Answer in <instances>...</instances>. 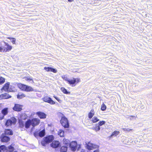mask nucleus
<instances>
[{"instance_id": "f257e3e1", "label": "nucleus", "mask_w": 152, "mask_h": 152, "mask_svg": "<svg viewBox=\"0 0 152 152\" xmlns=\"http://www.w3.org/2000/svg\"><path fill=\"white\" fill-rule=\"evenodd\" d=\"M40 121L37 118H33L31 119H28L25 122V127L28 129L31 125L33 127L38 125L40 123Z\"/></svg>"}, {"instance_id": "f03ea898", "label": "nucleus", "mask_w": 152, "mask_h": 152, "mask_svg": "<svg viewBox=\"0 0 152 152\" xmlns=\"http://www.w3.org/2000/svg\"><path fill=\"white\" fill-rule=\"evenodd\" d=\"M62 78L66 81L72 87L75 86L76 85L80 82V79L79 78H75L73 77L71 79H69L67 76L64 75L62 76Z\"/></svg>"}, {"instance_id": "7ed1b4c3", "label": "nucleus", "mask_w": 152, "mask_h": 152, "mask_svg": "<svg viewBox=\"0 0 152 152\" xmlns=\"http://www.w3.org/2000/svg\"><path fill=\"white\" fill-rule=\"evenodd\" d=\"M17 86L22 91L29 92L34 91V89L31 86L21 83H18Z\"/></svg>"}, {"instance_id": "20e7f679", "label": "nucleus", "mask_w": 152, "mask_h": 152, "mask_svg": "<svg viewBox=\"0 0 152 152\" xmlns=\"http://www.w3.org/2000/svg\"><path fill=\"white\" fill-rule=\"evenodd\" d=\"M54 139V137L53 135L47 136L43 138L41 141V144L43 146H45L51 142Z\"/></svg>"}, {"instance_id": "39448f33", "label": "nucleus", "mask_w": 152, "mask_h": 152, "mask_svg": "<svg viewBox=\"0 0 152 152\" xmlns=\"http://www.w3.org/2000/svg\"><path fill=\"white\" fill-rule=\"evenodd\" d=\"M59 114H61V116H63L60 121V122L62 126L64 127V128H68L69 126V124L67 118L62 113H59Z\"/></svg>"}, {"instance_id": "423d86ee", "label": "nucleus", "mask_w": 152, "mask_h": 152, "mask_svg": "<svg viewBox=\"0 0 152 152\" xmlns=\"http://www.w3.org/2000/svg\"><path fill=\"white\" fill-rule=\"evenodd\" d=\"M10 85V83L9 82H7L1 88V90L2 91H4L7 92L14 91L15 90V87L11 86V88L9 89Z\"/></svg>"}, {"instance_id": "0eeeda50", "label": "nucleus", "mask_w": 152, "mask_h": 152, "mask_svg": "<svg viewBox=\"0 0 152 152\" xmlns=\"http://www.w3.org/2000/svg\"><path fill=\"white\" fill-rule=\"evenodd\" d=\"M5 46H0V52L6 53L11 51L12 48V46L9 45L7 42H4Z\"/></svg>"}, {"instance_id": "6e6552de", "label": "nucleus", "mask_w": 152, "mask_h": 152, "mask_svg": "<svg viewBox=\"0 0 152 152\" xmlns=\"http://www.w3.org/2000/svg\"><path fill=\"white\" fill-rule=\"evenodd\" d=\"M20 119H19L18 123L19 127L23 128L25 126V123L22 120L23 119L25 120L26 118V115L25 114H22L20 115Z\"/></svg>"}, {"instance_id": "1a4fd4ad", "label": "nucleus", "mask_w": 152, "mask_h": 152, "mask_svg": "<svg viewBox=\"0 0 152 152\" xmlns=\"http://www.w3.org/2000/svg\"><path fill=\"white\" fill-rule=\"evenodd\" d=\"M17 121L16 119L14 117H11L10 119H8L7 120L5 125L7 126H11L12 124H15Z\"/></svg>"}, {"instance_id": "9d476101", "label": "nucleus", "mask_w": 152, "mask_h": 152, "mask_svg": "<svg viewBox=\"0 0 152 152\" xmlns=\"http://www.w3.org/2000/svg\"><path fill=\"white\" fill-rule=\"evenodd\" d=\"M1 141L3 142H7L10 140V138L2 133L0 137Z\"/></svg>"}, {"instance_id": "9b49d317", "label": "nucleus", "mask_w": 152, "mask_h": 152, "mask_svg": "<svg viewBox=\"0 0 152 152\" xmlns=\"http://www.w3.org/2000/svg\"><path fill=\"white\" fill-rule=\"evenodd\" d=\"M43 101L49 103L50 104H54L56 102L54 101L51 98L48 96H45L42 98Z\"/></svg>"}, {"instance_id": "f8f14e48", "label": "nucleus", "mask_w": 152, "mask_h": 152, "mask_svg": "<svg viewBox=\"0 0 152 152\" xmlns=\"http://www.w3.org/2000/svg\"><path fill=\"white\" fill-rule=\"evenodd\" d=\"M69 145L72 151H75L76 150L77 147V143L76 141H72L70 143Z\"/></svg>"}, {"instance_id": "ddd939ff", "label": "nucleus", "mask_w": 152, "mask_h": 152, "mask_svg": "<svg viewBox=\"0 0 152 152\" xmlns=\"http://www.w3.org/2000/svg\"><path fill=\"white\" fill-rule=\"evenodd\" d=\"M23 107V105L15 104L13 108V109L15 111L20 112L22 110Z\"/></svg>"}, {"instance_id": "4468645a", "label": "nucleus", "mask_w": 152, "mask_h": 152, "mask_svg": "<svg viewBox=\"0 0 152 152\" xmlns=\"http://www.w3.org/2000/svg\"><path fill=\"white\" fill-rule=\"evenodd\" d=\"M45 134V129L40 131L39 133L38 132H35L34 133V135L36 137L39 136L40 137H43Z\"/></svg>"}, {"instance_id": "2eb2a0df", "label": "nucleus", "mask_w": 152, "mask_h": 152, "mask_svg": "<svg viewBox=\"0 0 152 152\" xmlns=\"http://www.w3.org/2000/svg\"><path fill=\"white\" fill-rule=\"evenodd\" d=\"M60 145V143L57 140H54L50 144L51 146L53 148H58Z\"/></svg>"}, {"instance_id": "dca6fc26", "label": "nucleus", "mask_w": 152, "mask_h": 152, "mask_svg": "<svg viewBox=\"0 0 152 152\" xmlns=\"http://www.w3.org/2000/svg\"><path fill=\"white\" fill-rule=\"evenodd\" d=\"M36 114L40 119H45L46 117V114L42 112L38 111L36 112Z\"/></svg>"}, {"instance_id": "f3484780", "label": "nucleus", "mask_w": 152, "mask_h": 152, "mask_svg": "<svg viewBox=\"0 0 152 152\" xmlns=\"http://www.w3.org/2000/svg\"><path fill=\"white\" fill-rule=\"evenodd\" d=\"M44 69L47 72H51L54 73H56L57 71L55 69L50 67H45Z\"/></svg>"}, {"instance_id": "a211bd4d", "label": "nucleus", "mask_w": 152, "mask_h": 152, "mask_svg": "<svg viewBox=\"0 0 152 152\" xmlns=\"http://www.w3.org/2000/svg\"><path fill=\"white\" fill-rule=\"evenodd\" d=\"M11 96L7 93H4L0 95V99H8L11 97Z\"/></svg>"}, {"instance_id": "6ab92c4d", "label": "nucleus", "mask_w": 152, "mask_h": 152, "mask_svg": "<svg viewBox=\"0 0 152 152\" xmlns=\"http://www.w3.org/2000/svg\"><path fill=\"white\" fill-rule=\"evenodd\" d=\"M4 134L8 135H12L13 134V132L12 130L9 129H6L4 130Z\"/></svg>"}, {"instance_id": "aec40b11", "label": "nucleus", "mask_w": 152, "mask_h": 152, "mask_svg": "<svg viewBox=\"0 0 152 152\" xmlns=\"http://www.w3.org/2000/svg\"><path fill=\"white\" fill-rule=\"evenodd\" d=\"M63 144L65 145L66 146H68L70 144L69 140L65 138H64L63 140Z\"/></svg>"}, {"instance_id": "412c9836", "label": "nucleus", "mask_w": 152, "mask_h": 152, "mask_svg": "<svg viewBox=\"0 0 152 152\" xmlns=\"http://www.w3.org/2000/svg\"><path fill=\"white\" fill-rule=\"evenodd\" d=\"M14 150V147L12 145H11L7 147V152H12Z\"/></svg>"}, {"instance_id": "4be33fe9", "label": "nucleus", "mask_w": 152, "mask_h": 152, "mask_svg": "<svg viewBox=\"0 0 152 152\" xmlns=\"http://www.w3.org/2000/svg\"><path fill=\"white\" fill-rule=\"evenodd\" d=\"M1 113L4 116L6 115L8 113V108L7 107L4 108L2 110Z\"/></svg>"}, {"instance_id": "5701e85b", "label": "nucleus", "mask_w": 152, "mask_h": 152, "mask_svg": "<svg viewBox=\"0 0 152 152\" xmlns=\"http://www.w3.org/2000/svg\"><path fill=\"white\" fill-rule=\"evenodd\" d=\"M94 109H92L91 110L90 112L88 114V117L89 118H91L94 115Z\"/></svg>"}, {"instance_id": "b1692460", "label": "nucleus", "mask_w": 152, "mask_h": 152, "mask_svg": "<svg viewBox=\"0 0 152 152\" xmlns=\"http://www.w3.org/2000/svg\"><path fill=\"white\" fill-rule=\"evenodd\" d=\"M23 79H25V80L27 81H31L32 83H34V81L32 78L30 77L25 76L23 77Z\"/></svg>"}, {"instance_id": "393cba45", "label": "nucleus", "mask_w": 152, "mask_h": 152, "mask_svg": "<svg viewBox=\"0 0 152 152\" xmlns=\"http://www.w3.org/2000/svg\"><path fill=\"white\" fill-rule=\"evenodd\" d=\"M67 148V147L66 146H62L60 149V152H66Z\"/></svg>"}, {"instance_id": "a878e982", "label": "nucleus", "mask_w": 152, "mask_h": 152, "mask_svg": "<svg viewBox=\"0 0 152 152\" xmlns=\"http://www.w3.org/2000/svg\"><path fill=\"white\" fill-rule=\"evenodd\" d=\"M26 96L25 94L23 93L18 94L17 95V98L18 99H22L23 98L25 97Z\"/></svg>"}, {"instance_id": "bb28decb", "label": "nucleus", "mask_w": 152, "mask_h": 152, "mask_svg": "<svg viewBox=\"0 0 152 152\" xmlns=\"http://www.w3.org/2000/svg\"><path fill=\"white\" fill-rule=\"evenodd\" d=\"M58 135L60 137H64V132L62 129H60L58 133Z\"/></svg>"}, {"instance_id": "cd10ccee", "label": "nucleus", "mask_w": 152, "mask_h": 152, "mask_svg": "<svg viewBox=\"0 0 152 152\" xmlns=\"http://www.w3.org/2000/svg\"><path fill=\"white\" fill-rule=\"evenodd\" d=\"M7 147L4 145H2L0 146V150L3 151H6L7 152Z\"/></svg>"}, {"instance_id": "c85d7f7f", "label": "nucleus", "mask_w": 152, "mask_h": 152, "mask_svg": "<svg viewBox=\"0 0 152 152\" xmlns=\"http://www.w3.org/2000/svg\"><path fill=\"white\" fill-rule=\"evenodd\" d=\"M7 39H9L11 40V42L13 44H15V43L16 39L14 38L11 37H7Z\"/></svg>"}, {"instance_id": "c756f323", "label": "nucleus", "mask_w": 152, "mask_h": 152, "mask_svg": "<svg viewBox=\"0 0 152 152\" xmlns=\"http://www.w3.org/2000/svg\"><path fill=\"white\" fill-rule=\"evenodd\" d=\"M61 90L64 94H69L70 93V92H68L67 90L64 87H61Z\"/></svg>"}, {"instance_id": "7c9ffc66", "label": "nucleus", "mask_w": 152, "mask_h": 152, "mask_svg": "<svg viewBox=\"0 0 152 152\" xmlns=\"http://www.w3.org/2000/svg\"><path fill=\"white\" fill-rule=\"evenodd\" d=\"M5 81V79L2 77H0V85H2L4 84Z\"/></svg>"}, {"instance_id": "2f4dec72", "label": "nucleus", "mask_w": 152, "mask_h": 152, "mask_svg": "<svg viewBox=\"0 0 152 152\" xmlns=\"http://www.w3.org/2000/svg\"><path fill=\"white\" fill-rule=\"evenodd\" d=\"M99 121L98 118L96 116L94 117L91 120L92 122L93 123H96Z\"/></svg>"}, {"instance_id": "473e14b6", "label": "nucleus", "mask_w": 152, "mask_h": 152, "mask_svg": "<svg viewBox=\"0 0 152 152\" xmlns=\"http://www.w3.org/2000/svg\"><path fill=\"white\" fill-rule=\"evenodd\" d=\"M100 129V127L97 124H96L95 127L93 128V129L96 132L99 131Z\"/></svg>"}, {"instance_id": "72a5a7b5", "label": "nucleus", "mask_w": 152, "mask_h": 152, "mask_svg": "<svg viewBox=\"0 0 152 152\" xmlns=\"http://www.w3.org/2000/svg\"><path fill=\"white\" fill-rule=\"evenodd\" d=\"M119 133V131H115L112 133L111 135V136H116Z\"/></svg>"}, {"instance_id": "f704fd0d", "label": "nucleus", "mask_w": 152, "mask_h": 152, "mask_svg": "<svg viewBox=\"0 0 152 152\" xmlns=\"http://www.w3.org/2000/svg\"><path fill=\"white\" fill-rule=\"evenodd\" d=\"M105 123V121H99L97 124V125H98V126L100 127V126L104 124Z\"/></svg>"}, {"instance_id": "c9c22d12", "label": "nucleus", "mask_w": 152, "mask_h": 152, "mask_svg": "<svg viewBox=\"0 0 152 152\" xmlns=\"http://www.w3.org/2000/svg\"><path fill=\"white\" fill-rule=\"evenodd\" d=\"M106 108V107L105 104L104 103L102 104L101 106V110L102 111H104L105 110Z\"/></svg>"}, {"instance_id": "e433bc0d", "label": "nucleus", "mask_w": 152, "mask_h": 152, "mask_svg": "<svg viewBox=\"0 0 152 152\" xmlns=\"http://www.w3.org/2000/svg\"><path fill=\"white\" fill-rule=\"evenodd\" d=\"M87 149L89 150H92L93 148L92 145V146H90L89 145V144L87 145Z\"/></svg>"}, {"instance_id": "4c0bfd02", "label": "nucleus", "mask_w": 152, "mask_h": 152, "mask_svg": "<svg viewBox=\"0 0 152 152\" xmlns=\"http://www.w3.org/2000/svg\"><path fill=\"white\" fill-rule=\"evenodd\" d=\"M136 117L134 115H130L129 116V118L130 120H132L133 119H135Z\"/></svg>"}, {"instance_id": "58836bf2", "label": "nucleus", "mask_w": 152, "mask_h": 152, "mask_svg": "<svg viewBox=\"0 0 152 152\" xmlns=\"http://www.w3.org/2000/svg\"><path fill=\"white\" fill-rule=\"evenodd\" d=\"M123 130L124 131H125V132H129L130 131L132 130V129H129L124 128V129H123Z\"/></svg>"}, {"instance_id": "ea45409f", "label": "nucleus", "mask_w": 152, "mask_h": 152, "mask_svg": "<svg viewBox=\"0 0 152 152\" xmlns=\"http://www.w3.org/2000/svg\"><path fill=\"white\" fill-rule=\"evenodd\" d=\"M54 97L59 102H61V100L59 98L56 96H54Z\"/></svg>"}, {"instance_id": "a19ab883", "label": "nucleus", "mask_w": 152, "mask_h": 152, "mask_svg": "<svg viewBox=\"0 0 152 152\" xmlns=\"http://www.w3.org/2000/svg\"><path fill=\"white\" fill-rule=\"evenodd\" d=\"M4 116L3 114H1L0 113V120L3 119L4 118Z\"/></svg>"}, {"instance_id": "79ce46f5", "label": "nucleus", "mask_w": 152, "mask_h": 152, "mask_svg": "<svg viewBox=\"0 0 152 152\" xmlns=\"http://www.w3.org/2000/svg\"><path fill=\"white\" fill-rule=\"evenodd\" d=\"M2 107V103H0V110L1 109Z\"/></svg>"}, {"instance_id": "37998d69", "label": "nucleus", "mask_w": 152, "mask_h": 152, "mask_svg": "<svg viewBox=\"0 0 152 152\" xmlns=\"http://www.w3.org/2000/svg\"><path fill=\"white\" fill-rule=\"evenodd\" d=\"M80 152H85V150L83 149H81L80 151Z\"/></svg>"}, {"instance_id": "c03bdc74", "label": "nucleus", "mask_w": 152, "mask_h": 152, "mask_svg": "<svg viewBox=\"0 0 152 152\" xmlns=\"http://www.w3.org/2000/svg\"><path fill=\"white\" fill-rule=\"evenodd\" d=\"M99 152V151L97 150H95L94 151V152Z\"/></svg>"}, {"instance_id": "a18cd8bd", "label": "nucleus", "mask_w": 152, "mask_h": 152, "mask_svg": "<svg viewBox=\"0 0 152 152\" xmlns=\"http://www.w3.org/2000/svg\"><path fill=\"white\" fill-rule=\"evenodd\" d=\"M69 2H72L74 0H68Z\"/></svg>"}, {"instance_id": "49530a36", "label": "nucleus", "mask_w": 152, "mask_h": 152, "mask_svg": "<svg viewBox=\"0 0 152 152\" xmlns=\"http://www.w3.org/2000/svg\"><path fill=\"white\" fill-rule=\"evenodd\" d=\"M14 152H18L17 151H14Z\"/></svg>"}, {"instance_id": "de8ad7c7", "label": "nucleus", "mask_w": 152, "mask_h": 152, "mask_svg": "<svg viewBox=\"0 0 152 152\" xmlns=\"http://www.w3.org/2000/svg\"><path fill=\"white\" fill-rule=\"evenodd\" d=\"M0 152H1V151L0 150Z\"/></svg>"}]
</instances>
